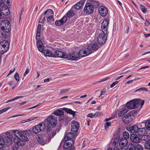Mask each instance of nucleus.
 Listing matches in <instances>:
<instances>
[{
  "instance_id": "f257e3e1",
  "label": "nucleus",
  "mask_w": 150,
  "mask_h": 150,
  "mask_svg": "<svg viewBox=\"0 0 150 150\" xmlns=\"http://www.w3.org/2000/svg\"><path fill=\"white\" fill-rule=\"evenodd\" d=\"M77 136L76 133L72 132L67 133L65 136L63 140V142L65 143L63 146V148H66V146H72L74 144V142L73 139Z\"/></svg>"
},
{
  "instance_id": "f03ea898",
  "label": "nucleus",
  "mask_w": 150,
  "mask_h": 150,
  "mask_svg": "<svg viewBox=\"0 0 150 150\" xmlns=\"http://www.w3.org/2000/svg\"><path fill=\"white\" fill-rule=\"evenodd\" d=\"M144 103V100H142L140 99H134L127 102L125 106L128 109H132L137 108L139 105V103L142 108Z\"/></svg>"
},
{
  "instance_id": "7ed1b4c3",
  "label": "nucleus",
  "mask_w": 150,
  "mask_h": 150,
  "mask_svg": "<svg viewBox=\"0 0 150 150\" xmlns=\"http://www.w3.org/2000/svg\"><path fill=\"white\" fill-rule=\"evenodd\" d=\"M1 30L6 33L10 31L11 29V26L10 22L8 20L3 21L0 24Z\"/></svg>"
},
{
  "instance_id": "20e7f679",
  "label": "nucleus",
  "mask_w": 150,
  "mask_h": 150,
  "mask_svg": "<svg viewBox=\"0 0 150 150\" xmlns=\"http://www.w3.org/2000/svg\"><path fill=\"white\" fill-rule=\"evenodd\" d=\"M130 132L134 134L141 133L142 134H145L144 132H146V128L145 127L138 128L136 125H134L131 126L129 128Z\"/></svg>"
},
{
  "instance_id": "39448f33",
  "label": "nucleus",
  "mask_w": 150,
  "mask_h": 150,
  "mask_svg": "<svg viewBox=\"0 0 150 150\" xmlns=\"http://www.w3.org/2000/svg\"><path fill=\"white\" fill-rule=\"evenodd\" d=\"M9 43L6 40L1 42L0 45V53L4 54L7 52L9 49Z\"/></svg>"
},
{
  "instance_id": "423d86ee",
  "label": "nucleus",
  "mask_w": 150,
  "mask_h": 150,
  "mask_svg": "<svg viewBox=\"0 0 150 150\" xmlns=\"http://www.w3.org/2000/svg\"><path fill=\"white\" fill-rule=\"evenodd\" d=\"M45 128V125L43 123L41 122L37 125L34 126L33 128V131L35 134H38L41 131L44 130Z\"/></svg>"
},
{
  "instance_id": "0eeeda50",
  "label": "nucleus",
  "mask_w": 150,
  "mask_h": 150,
  "mask_svg": "<svg viewBox=\"0 0 150 150\" xmlns=\"http://www.w3.org/2000/svg\"><path fill=\"white\" fill-rule=\"evenodd\" d=\"M13 132L17 137V138H19V136L21 139H23L24 141H27L28 140V137L24 135L23 131L20 130V131H19L17 130L14 129L13 130Z\"/></svg>"
},
{
  "instance_id": "6e6552de",
  "label": "nucleus",
  "mask_w": 150,
  "mask_h": 150,
  "mask_svg": "<svg viewBox=\"0 0 150 150\" xmlns=\"http://www.w3.org/2000/svg\"><path fill=\"white\" fill-rule=\"evenodd\" d=\"M109 21L108 19H105L103 21L101 25V29L102 30V32L103 34L107 35L108 33V24Z\"/></svg>"
},
{
  "instance_id": "1a4fd4ad",
  "label": "nucleus",
  "mask_w": 150,
  "mask_h": 150,
  "mask_svg": "<svg viewBox=\"0 0 150 150\" xmlns=\"http://www.w3.org/2000/svg\"><path fill=\"white\" fill-rule=\"evenodd\" d=\"M98 48V45L97 43H94L88 46L86 50L88 54H89L97 50Z\"/></svg>"
},
{
  "instance_id": "9d476101",
  "label": "nucleus",
  "mask_w": 150,
  "mask_h": 150,
  "mask_svg": "<svg viewBox=\"0 0 150 150\" xmlns=\"http://www.w3.org/2000/svg\"><path fill=\"white\" fill-rule=\"evenodd\" d=\"M65 58L67 59L68 60H75L78 58L77 52H73V53L68 54H67L66 53L65 54Z\"/></svg>"
},
{
  "instance_id": "9b49d317",
  "label": "nucleus",
  "mask_w": 150,
  "mask_h": 150,
  "mask_svg": "<svg viewBox=\"0 0 150 150\" xmlns=\"http://www.w3.org/2000/svg\"><path fill=\"white\" fill-rule=\"evenodd\" d=\"M6 136H5V140L7 145L11 144L12 142L13 137V135L9 132H6L4 133Z\"/></svg>"
},
{
  "instance_id": "f8f14e48",
  "label": "nucleus",
  "mask_w": 150,
  "mask_h": 150,
  "mask_svg": "<svg viewBox=\"0 0 150 150\" xmlns=\"http://www.w3.org/2000/svg\"><path fill=\"white\" fill-rule=\"evenodd\" d=\"M107 38L106 35L103 34V33H100L99 34L97 38L98 43L100 45L103 44L106 41Z\"/></svg>"
},
{
  "instance_id": "ddd939ff",
  "label": "nucleus",
  "mask_w": 150,
  "mask_h": 150,
  "mask_svg": "<svg viewBox=\"0 0 150 150\" xmlns=\"http://www.w3.org/2000/svg\"><path fill=\"white\" fill-rule=\"evenodd\" d=\"M47 14L46 15V18L47 21L51 23L54 21V19L53 17L54 12L52 10L49 9L47 10Z\"/></svg>"
},
{
  "instance_id": "4468645a",
  "label": "nucleus",
  "mask_w": 150,
  "mask_h": 150,
  "mask_svg": "<svg viewBox=\"0 0 150 150\" xmlns=\"http://www.w3.org/2000/svg\"><path fill=\"white\" fill-rule=\"evenodd\" d=\"M47 121L50 125L53 127H54L57 124V118L54 116H51L47 118Z\"/></svg>"
},
{
  "instance_id": "2eb2a0df",
  "label": "nucleus",
  "mask_w": 150,
  "mask_h": 150,
  "mask_svg": "<svg viewBox=\"0 0 150 150\" xmlns=\"http://www.w3.org/2000/svg\"><path fill=\"white\" fill-rule=\"evenodd\" d=\"M79 124L76 121H72L71 125V131L72 132L77 134L79 129Z\"/></svg>"
},
{
  "instance_id": "dca6fc26",
  "label": "nucleus",
  "mask_w": 150,
  "mask_h": 150,
  "mask_svg": "<svg viewBox=\"0 0 150 150\" xmlns=\"http://www.w3.org/2000/svg\"><path fill=\"white\" fill-rule=\"evenodd\" d=\"M93 9L94 7L91 3L86 4L84 8V11L88 13H92L93 11Z\"/></svg>"
},
{
  "instance_id": "f3484780",
  "label": "nucleus",
  "mask_w": 150,
  "mask_h": 150,
  "mask_svg": "<svg viewBox=\"0 0 150 150\" xmlns=\"http://www.w3.org/2000/svg\"><path fill=\"white\" fill-rule=\"evenodd\" d=\"M133 115L132 113H128L125 116L122 118V120L126 124H128L132 120L131 116Z\"/></svg>"
},
{
  "instance_id": "a211bd4d",
  "label": "nucleus",
  "mask_w": 150,
  "mask_h": 150,
  "mask_svg": "<svg viewBox=\"0 0 150 150\" xmlns=\"http://www.w3.org/2000/svg\"><path fill=\"white\" fill-rule=\"evenodd\" d=\"M137 134H133L131 135L130 139L132 142L135 143H138L140 141V137L139 135L140 133Z\"/></svg>"
},
{
  "instance_id": "6ab92c4d",
  "label": "nucleus",
  "mask_w": 150,
  "mask_h": 150,
  "mask_svg": "<svg viewBox=\"0 0 150 150\" xmlns=\"http://www.w3.org/2000/svg\"><path fill=\"white\" fill-rule=\"evenodd\" d=\"M24 140L21 138H18L16 139L15 138L13 139L14 143L18 146H22L25 144V142L26 141H24Z\"/></svg>"
},
{
  "instance_id": "aec40b11",
  "label": "nucleus",
  "mask_w": 150,
  "mask_h": 150,
  "mask_svg": "<svg viewBox=\"0 0 150 150\" xmlns=\"http://www.w3.org/2000/svg\"><path fill=\"white\" fill-rule=\"evenodd\" d=\"M67 17L64 16L60 20H56L55 22V24L57 26H61L63 25L67 21Z\"/></svg>"
},
{
  "instance_id": "412c9836",
  "label": "nucleus",
  "mask_w": 150,
  "mask_h": 150,
  "mask_svg": "<svg viewBox=\"0 0 150 150\" xmlns=\"http://www.w3.org/2000/svg\"><path fill=\"white\" fill-rule=\"evenodd\" d=\"M66 53L60 51H56L54 54L53 57H59L63 58H65V54Z\"/></svg>"
},
{
  "instance_id": "4be33fe9",
  "label": "nucleus",
  "mask_w": 150,
  "mask_h": 150,
  "mask_svg": "<svg viewBox=\"0 0 150 150\" xmlns=\"http://www.w3.org/2000/svg\"><path fill=\"white\" fill-rule=\"evenodd\" d=\"M86 50L87 48L84 50L82 49L79 50V52H77L78 57L80 56L83 57L89 55Z\"/></svg>"
},
{
  "instance_id": "5701e85b",
  "label": "nucleus",
  "mask_w": 150,
  "mask_h": 150,
  "mask_svg": "<svg viewBox=\"0 0 150 150\" xmlns=\"http://www.w3.org/2000/svg\"><path fill=\"white\" fill-rule=\"evenodd\" d=\"M99 13L101 15L103 16H105L108 13L107 9L104 7H102L100 8L99 10Z\"/></svg>"
},
{
  "instance_id": "b1692460",
  "label": "nucleus",
  "mask_w": 150,
  "mask_h": 150,
  "mask_svg": "<svg viewBox=\"0 0 150 150\" xmlns=\"http://www.w3.org/2000/svg\"><path fill=\"white\" fill-rule=\"evenodd\" d=\"M139 136L140 137V140L144 141L146 142L150 140V136L149 135H144L140 133Z\"/></svg>"
},
{
  "instance_id": "393cba45",
  "label": "nucleus",
  "mask_w": 150,
  "mask_h": 150,
  "mask_svg": "<svg viewBox=\"0 0 150 150\" xmlns=\"http://www.w3.org/2000/svg\"><path fill=\"white\" fill-rule=\"evenodd\" d=\"M128 143L127 139H125L123 138L120 139L119 144L121 147L126 146Z\"/></svg>"
},
{
  "instance_id": "a878e982",
  "label": "nucleus",
  "mask_w": 150,
  "mask_h": 150,
  "mask_svg": "<svg viewBox=\"0 0 150 150\" xmlns=\"http://www.w3.org/2000/svg\"><path fill=\"white\" fill-rule=\"evenodd\" d=\"M47 11H48L47 10L44 12L42 14L39 20V21L40 23H43L45 21L46 15L47 14Z\"/></svg>"
},
{
  "instance_id": "bb28decb",
  "label": "nucleus",
  "mask_w": 150,
  "mask_h": 150,
  "mask_svg": "<svg viewBox=\"0 0 150 150\" xmlns=\"http://www.w3.org/2000/svg\"><path fill=\"white\" fill-rule=\"evenodd\" d=\"M41 52H43L46 56L51 57H54V54L51 51L48 50H44L43 49V51Z\"/></svg>"
},
{
  "instance_id": "cd10ccee",
  "label": "nucleus",
  "mask_w": 150,
  "mask_h": 150,
  "mask_svg": "<svg viewBox=\"0 0 150 150\" xmlns=\"http://www.w3.org/2000/svg\"><path fill=\"white\" fill-rule=\"evenodd\" d=\"M2 8L1 13L4 15L7 16L9 14L10 11L8 7H7V6H6L5 7H2Z\"/></svg>"
},
{
  "instance_id": "c85d7f7f",
  "label": "nucleus",
  "mask_w": 150,
  "mask_h": 150,
  "mask_svg": "<svg viewBox=\"0 0 150 150\" xmlns=\"http://www.w3.org/2000/svg\"><path fill=\"white\" fill-rule=\"evenodd\" d=\"M37 41V46L38 49L39 50L40 52L43 51L44 49L43 43L42 41L40 40H38Z\"/></svg>"
},
{
  "instance_id": "c756f323",
  "label": "nucleus",
  "mask_w": 150,
  "mask_h": 150,
  "mask_svg": "<svg viewBox=\"0 0 150 150\" xmlns=\"http://www.w3.org/2000/svg\"><path fill=\"white\" fill-rule=\"evenodd\" d=\"M5 144L7 145L4 137L0 135V148L4 146Z\"/></svg>"
},
{
  "instance_id": "7c9ffc66",
  "label": "nucleus",
  "mask_w": 150,
  "mask_h": 150,
  "mask_svg": "<svg viewBox=\"0 0 150 150\" xmlns=\"http://www.w3.org/2000/svg\"><path fill=\"white\" fill-rule=\"evenodd\" d=\"M62 110L65 111L67 113H69L70 114H71L72 115L73 117H74L75 116L76 112H74L72 110L70 109H69L67 108H63L62 109Z\"/></svg>"
},
{
  "instance_id": "2f4dec72",
  "label": "nucleus",
  "mask_w": 150,
  "mask_h": 150,
  "mask_svg": "<svg viewBox=\"0 0 150 150\" xmlns=\"http://www.w3.org/2000/svg\"><path fill=\"white\" fill-rule=\"evenodd\" d=\"M37 140L39 143L42 145H44L47 142V140L44 139L41 136L38 137L37 138Z\"/></svg>"
},
{
  "instance_id": "473e14b6",
  "label": "nucleus",
  "mask_w": 150,
  "mask_h": 150,
  "mask_svg": "<svg viewBox=\"0 0 150 150\" xmlns=\"http://www.w3.org/2000/svg\"><path fill=\"white\" fill-rule=\"evenodd\" d=\"M64 112L62 110H56L54 113V114L58 116H61L64 115Z\"/></svg>"
},
{
  "instance_id": "72a5a7b5",
  "label": "nucleus",
  "mask_w": 150,
  "mask_h": 150,
  "mask_svg": "<svg viewBox=\"0 0 150 150\" xmlns=\"http://www.w3.org/2000/svg\"><path fill=\"white\" fill-rule=\"evenodd\" d=\"M74 14V11L72 9H70L68 12L66 14L67 17L71 18L72 17Z\"/></svg>"
},
{
  "instance_id": "f704fd0d",
  "label": "nucleus",
  "mask_w": 150,
  "mask_h": 150,
  "mask_svg": "<svg viewBox=\"0 0 150 150\" xmlns=\"http://www.w3.org/2000/svg\"><path fill=\"white\" fill-rule=\"evenodd\" d=\"M128 110L126 108L123 109L122 110L120 111L118 114V115L120 117L122 116L124 114H125L128 111Z\"/></svg>"
},
{
  "instance_id": "c9c22d12",
  "label": "nucleus",
  "mask_w": 150,
  "mask_h": 150,
  "mask_svg": "<svg viewBox=\"0 0 150 150\" xmlns=\"http://www.w3.org/2000/svg\"><path fill=\"white\" fill-rule=\"evenodd\" d=\"M63 118H62V120H63V122L65 123L66 125L68 123L70 122L71 119V118L68 117H63Z\"/></svg>"
},
{
  "instance_id": "e433bc0d",
  "label": "nucleus",
  "mask_w": 150,
  "mask_h": 150,
  "mask_svg": "<svg viewBox=\"0 0 150 150\" xmlns=\"http://www.w3.org/2000/svg\"><path fill=\"white\" fill-rule=\"evenodd\" d=\"M145 126L146 129L150 131V119L146 121L145 123Z\"/></svg>"
},
{
  "instance_id": "4c0bfd02",
  "label": "nucleus",
  "mask_w": 150,
  "mask_h": 150,
  "mask_svg": "<svg viewBox=\"0 0 150 150\" xmlns=\"http://www.w3.org/2000/svg\"><path fill=\"white\" fill-rule=\"evenodd\" d=\"M56 134V130H53L52 133L51 135H48V141L49 142L51 140V139L53 138Z\"/></svg>"
},
{
  "instance_id": "58836bf2",
  "label": "nucleus",
  "mask_w": 150,
  "mask_h": 150,
  "mask_svg": "<svg viewBox=\"0 0 150 150\" xmlns=\"http://www.w3.org/2000/svg\"><path fill=\"white\" fill-rule=\"evenodd\" d=\"M3 6L2 7H5L6 6L8 7L10 6V3L8 0H4L3 3Z\"/></svg>"
},
{
  "instance_id": "ea45409f",
  "label": "nucleus",
  "mask_w": 150,
  "mask_h": 150,
  "mask_svg": "<svg viewBox=\"0 0 150 150\" xmlns=\"http://www.w3.org/2000/svg\"><path fill=\"white\" fill-rule=\"evenodd\" d=\"M126 150H136L135 146L132 144H130L127 146Z\"/></svg>"
},
{
  "instance_id": "a19ab883",
  "label": "nucleus",
  "mask_w": 150,
  "mask_h": 150,
  "mask_svg": "<svg viewBox=\"0 0 150 150\" xmlns=\"http://www.w3.org/2000/svg\"><path fill=\"white\" fill-rule=\"evenodd\" d=\"M91 4L93 6H94L95 8H97L99 6V3L97 1H92L91 2Z\"/></svg>"
},
{
  "instance_id": "79ce46f5",
  "label": "nucleus",
  "mask_w": 150,
  "mask_h": 150,
  "mask_svg": "<svg viewBox=\"0 0 150 150\" xmlns=\"http://www.w3.org/2000/svg\"><path fill=\"white\" fill-rule=\"evenodd\" d=\"M37 118V117H32L30 119H27L26 120H22L21 121V123H25V122H29V121H31L32 120H35V119H36Z\"/></svg>"
},
{
  "instance_id": "37998d69",
  "label": "nucleus",
  "mask_w": 150,
  "mask_h": 150,
  "mask_svg": "<svg viewBox=\"0 0 150 150\" xmlns=\"http://www.w3.org/2000/svg\"><path fill=\"white\" fill-rule=\"evenodd\" d=\"M123 138L124 139H129V133L126 131L125 132L123 133Z\"/></svg>"
},
{
  "instance_id": "c03bdc74",
  "label": "nucleus",
  "mask_w": 150,
  "mask_h": 150,
  "mask_svg": "<svg viewBox=\"0 0 150 150\" xmlns=\"http://www.w3.org/2000/svg\"><path fill=\"white\" fill-rule=\"evenodd\" d=\"M120 128H118L117 130L115 132L114 134V137H119L120 138Z\"/></svg>"
},
{
  "instance_id": "a18cd8bd",
  "label": "nucleus",
  "mask_w": 150,
  "mask_h": 150,
  "mask_svg": "<svg viewBox=\"0 0 150 150\" xmlns=\"http://www.w3.org/2000/svg\"><path fill=\"white\" fill-rule=\"evenodd\" d=\"M24 133V135H28L32 134H33L32 131L31 130L23 131Z\"/></svg>"
},
{
  "instance_id": "49530a36",
  "label": "nucleus",
  "mask_w": 150,
  "mask_h": 150,
  "mask_svg": "<svg viewBox=\"0 0 150 150\" xmlns=\"http://www.w3.org/2000/svg\"><path fill=\"white\" fill-rule=\"evenodd\" d=\"M144 147L145 149H150V141H149L146 142H145L144 144Z\"/></svg>"
},
{
  "instance_id": "de8ad7c7",
  "label": "nucleus",
  "mask_w": 150,
  "mask_h": 150,
  "mask_svg": "<svg viewBox=\"0 0 150 150\" xmlns=\"http://www.w3.org/2000/svg\"><path fill=\"white\" fill-rule=\"evenodd\" d=\"M115 139L113 142V144L115 145L117 144L118 142H119L120 138L119 137H114Z\"/></svg>"
},
{
  "instance_id": "09e8293b",
  "label": "nucleus",
  "mask_w": 150,
  "mask_h": 150,
  "mask_svg": "<svg viewBox=\"0 0 150 150\" xmlns=\"http://www.w3.org/2000/svg\"><path fill=\"white\" fill-rule=\"evenodd\" d=\"M145 91L146 92H148L149 91L147 88L145 87H141L140 88L136 90L135 91L137 92L138 91Z\"/></svg>"
},
{
  "instance_id": "8fccbe9b",
  "label": "nucleus",
  "mask_w": 150,
  "mask_h": 150,
  "mask_svg": "<svg viewBox=\"0 0 150 150\" xmlns=\"http://www.w3.org/2000/svg\"><path fill=\"white\" fill-rule=\"evenodd\" d=\"M69 88H67L66 89H63L61 90L60 91V94H63L67 93L69 90Z\"/></svg>"
},
{
  "instance_id": "3c124183",
  "label": "nucleus",
  "mask_w": 150,
  "mask_h": 150,
  "mask_svg": "<svg viewBox=\"0 0 150 150\" xmlns=\"http://www.w3.org/2000/svg\"><path fill=\"white\" fill-rule=\"evenodd\" d=\"M140 7L141 11L143 13H145L146 12L147 9L144 6L142 5H140Z\"/></svg>"
},
{
  "instance_id": "603ef678",
  "label": "nucleus",
  "mask_w": 150,
  "mask_h": 150,
  "mask_svg": "<svg viewBox=\"0 0 150 150\" xmlns=\"http://www.w3.org/2000/svg\"><path fill=\"white\" fill-rule=\"evenodd\" d=\"M136 150H143L142 146L139 144L134 146Z\"/></svg>"
},
{
  "instance_id": "864d4df0",
  "label": "nucleus",
  "mask_w": 150,
  "mask_h": 150,
  "mask_svg": "<svg viewBox=\"0 0 150 150\" xmlns=\"http://www.w3.org/2000/svg\"><path fill=\"white\" fill-rule=\"evenodd\" d=\"M22 97H23V96H17V97H15V98H13L12 99H10V100H8L6 102V103H8V102H11V101H14V100H15L16 99H18L21 98H22Z\"/></svg>"
},
{
  "instance_id": "5fc2aeb1",
  "label": "nucleus",
  "mask_w": 150,
  "mask_h": 150,
  "mask_svg": "<svg viewBox=\"0 0 150 150\" xmlns=\"http://www.w3.org/2000/svg\"><path fill=\"white\" fill-rule=\"evenodd\" d=\"M14 77L17 82L19 81L20 77L19 74L17 72H16L14 75Z\"/></svg>"
},
{
  "instance_id": "6e6d98bb",
  "label": "nucleus",
  "mask_w": 150,
  "mask_h": 150,
  "mask_svg": "<svg viewBox=\"0 0 150 150\" xmlns=\"http://www.w3.org/2000/svg\"><path fill=\"white\" fill-rule=\"evenodd\" d=\"M40 32H37L36 39L37 40H40Z\"/></svg>"
},
{
  "instance_id": "4d7b16f0",
  "label": "nucleus",
  "mask_w": 150,
  "mask_h": 150,
  "mask_svg": "<svg viewBox=\"0 0 150 150\" xmlns=\"http://www.w3.org/2000/svg\"><path fill=\"white\" fill-rule=\"evenodd\" d=\"M65 150H75V149L73 147L70 146L68 147V146H67L66 147V148H63Z\"/></svg>"
},
{
  "instance_id": "13d9d810",
  "label": "nucleus",
  "mask_w": 150,
  "mask_h": 150,
  "mask_svg": "<svg viewBox=\"0 0 150 150\" xmlns=\"http://www.w3.org/2000/svg\"><path fill=\"white\" fill-rule=\"evenodd\" d=\"M19 148V146L15 144H13L12 147V150H18Z\"/></svg>"
},
{
  "instance_id": "bf43d9fd",
  "label": "nucleus",
  "mask_w": 150,
  "mask_h": 150,
  "mask_svg": "<svg viewBox=\"0 0 150 150\" xmlns=\"http://www.w3.org/2000/svg\"><path fill=\"white\" fill-rule=\"evenodd\" d=\"M79 4V3H77L75 5L74 8H75L77 9H80L82 7Z\"/></svg>"
},
{
  "instance_id": "052dcab7",
  "label": "nucleus",
  "mask_w": 150,
  "mask_h": 150,
  "mask_svg": "<svg viewBox=\"0 0 150 150\" xmlns=\"http://www.w3.org/2000/svg\"><path fill=\"white\" fill-rule=\"evenodd\" d=\"M51 125L49 124L47 126V128L46 129V131L47 133L50 132V130H51L52 127H51Z\"/></svg>"
},
{
  "instance_id": "680f3d73",
  "label": "nucleus",
  "mask_w": 150,
  "mask_h": 150,
  "mask_svg": "<svg viewBox=\"0 0 150 150\" xmlns=\"http://www.w3.org/2000/svg\"><path fill=\"white\" fill-rule=\"evenodd\" d=\"M85 2V0H81L79 2L77 3H79V4L80 5V6H81L82 7Z\"/></svg>"
},
{
  "instance_id": "e2e57ef3",
  "label": "nucleus",
  "mask_w": 150,
  "mask_h": 150,
  "mask_svg": "<svg viewBox=\"0 0 150 150\" xmlns=\"http://www.w3.org/2000/svg\"><path fill=\"white\" fill-rule=\"evenodd\" d=\"M119 82V81H116L114 82H113L112 84H111L110 85V87L111 88L113 87L115 85L118 83Z\"/></svg>"
},
{
  "instance_id": "0e129e2a",
  "label": "nucleus",
  "mask_w": 150,
  "mask_h": 150,
  "mask_svg": "<svg viewBox=\"0 0 150 150\" xmlns=\"http://www.w3.org/2000/svg\"><path fill=\"white\" fill-rule=\"evenodd\" d=\"M87 117H90L91 118H93L95 117L93 113H91L87 115Z\"/></svg>"
},
{
  "instance_id": "69168bd1",
  "label": "nucleus",
  "mask_w": 150,
  "mask_h": 150,
  "mask_svg": "<svg viewBox=\"0 0 150 150\" xmlns=\"http://www.w3.org/2000/svg\"><path fill=\"white\" fill-rule=\"evenodd\" d=\"M41 28V25L40 24H39L38 25V27H37V32H40Z\"/></svg>"
},
{
  "instance_id": "338daca9",
  "label": "nucleus",
  "mask_w": 150,
  "mask_h": 150,
  "mask_svg": "<svg viewBox=\"0 0 150 150\" xmlns=\"http://www.w3.org/2000/svg\"><path fill=\"white\" fill-rule=\"evenodd\" d=\"M10 108V107H7V108H6L4 109H3L2 110H1L2 111V112L3 113V112H5L6 111H7Z\"/></svg>"
},
{
  "instance_id": "774afa93",
  "label": "nucleus",
  "mask_w": 150,
  "mask_h": 150,
  "mask_svg": "<svg viewBox=\"0 0 150 150\" xmlns=\"http://www.w3.org/2000/svg\"><path fill=\"white\" fill-rule=\"evenodd\" d=\"M101 115V113L99 112H98L94 114L95 117H98Z\"/></svg>"
}]
</instances>
